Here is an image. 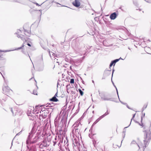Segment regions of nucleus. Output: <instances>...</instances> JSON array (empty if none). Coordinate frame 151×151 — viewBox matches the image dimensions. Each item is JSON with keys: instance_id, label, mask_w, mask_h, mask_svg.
Returning <instances> with one entry per match:
<instances>
[{"instance_id": "c85d7f7f", "label": "nucleus", "mask_w": 151, "mask_h": 151, "mask_svg": "<svg viewBox=\"0 0 151 151\" xmlns=\"http://www.w3.org/2000/svg\"><path fill=\"white\" fill-rule=\"evenodd\" d=\"M135 114H134V115H133V117L132 118V119H131V122H130V124H129V125L128 126V127H125L124 128V129H125V128H127L128 127H129L130 125V124H131V122L132 120V119H133L134 118V116H135Z\"/></svg>"}, {"instance_id": "c03bdc74", "label": "nucleus", "mask_w": 151, "mask_h": 151, "mask_svg": "<svg viewBox=\"0 0 151 151\" xmlns=\"http://www.w3.org/2000/svg\"><path fill=\"white\" fill-rule=\"evenodd\" d=\"M123 133H124V136L123 137V139L124 138V136H125V132H123Z\"/></svg>"}, {"instance_id": "6e6552de", "label": "nucleus", "mask_w": 151, "mask_h": 151, "mask_svg": "<svg viewBox=\"0 0 151 151\" xmlns=\"http://www.w3.org/2000/svg\"><path fill=\"white\" fill-rule=\"evenodd\" d=\"M76 7H78L80 6V0H75L72 3Z\"/></svg>"}, {"instance_id": "8fccbe9b", "label": "nucleus", "mask_w": 151, "mask_h": 151, "mask_svg": "<svg viewBox=\"0 0 151 151\" xmlns=\"http://www.w3.org/2000/svg\"><path fill=\"white\" fill-rule=\"evenodd\" d=\"M38 107L37 106H36V107H35V108H37Z\"/></svg>"}, {"instance_id": "20e7f679", "label": "nucleus", "mask_w": 151, "mask_h": 151, "mask_svg": "<svg viewBox=\"0 0 151 151\" xmlns=\"http://www.w3.org/2000/svg\"><path fill=\"white\" fill-rule=\"evenodd\" d=\"M3 90L4 93L8 96L12 95L13 93L12 91L7 86L3 87Z\"/></svg>"}, {"instance_id": "7c9ffc66", "label": "nucleus", "mask_w": 151, "mask_h": 151, "mask_svg": "<svg viewBox=\"0 0 151 151\" xmlns=\"http://www.w3.org/2000/svg\"><path fill=\"white\" fill-rule=\"evenodd\" d=\"M53 106H54V105L53 104H49L48 105V106L49 107H52Z\"/></svg>"}, {"instance_id": "f8f14e48", "label": "nucleus", "mask_w": 151, "mask_h": 151, "mask_svg": "<svg viewBox=\"0 0 151 151\" xmlns=\"http://www.w3.org/2000/svg\"><path fill=\"white\" fill-rule=\"evenodd\" d=\"M117 15L115 12L111 14L110 16V18L112 20L114 19L116 17Z\"/></svg>"}, {"instance_id": "864d4df0", "label": "nucleus", "mask_w": 151, "mask_h": 151, "mask_svg": "<svg viewBox=\"0 0 151 151\" xmlns=\"http://www.w3.org/2000/svg\"><path fill=\"white\" fill-rule=\"evenodd\" d=\"M58 84H57V86H58Z\"/></svg>"}, {"instance_id": "ddd939ff", "label": "nucleus", "mask_w": 151, "mask_h": 151, "mask_svg": "<svg viewBox=\"0 0 151 151\" xmlns=\"http://www.w3.org/2000/svg\"><path fill=\"white\" fill-rule=\"evenodd\" d=\"M145 113H143L142 117H141V124L137 122V123H138L141 126H143V123H142V119H143V118H144L145 117Z\"/></svg>"}, {"instance_id": "393cba45", "label": "nucleus", "mask_w": 151, "mask_h": 151, "mask_svg": "<svg viewBox=\"0 0 151 151\" xmlns=\"http://www.w3.org/2000/svg\"><path fill=\"white\" fill-rule=\"evenodd\" d=\"M120 59H122L121 58H120L119 59H116L115 60H113L114 62L116 63L117 62H118L119 60Z\"/></svg>"}, {"instance_id": "603ef678", "label": "nucleus", "mask_w": 151, "mask_h": 151, "mask_svg": "<svg viewBox=\"0 0 151 151\" xmlns=\"http://www.w3.org/2000/svg\"><path fill=\"white\" fill-rule=\"evenodd\" d=\"M68 86V85H67V86H66V87H67Z\"/></svg>"}, {"instance_id": "37998d69", "label": "nucleus", "mask_w": 151, "mask_h": 151, "mask_svg": "<svg viewBox=\"0 0 151 151\" xmlns=\"http://www.w3.org/2000/svg\"><path fill=\"white\" fill-rule=\"evenodd\" d=\"M114 71V70H113V71H112V77L113 76V72Z\"/></svg>"}, {"instance_id": "a19ab883", "label": "nucleus", "mask_w": 151, "mask_h": 151, "mask_svg": "<svg viewBox=\"0 0 151 151\" xmlns=\"http://www.w3.org/2000/svg\"><path fill=\"white\" fill-rule=\"evenodd\" d=\"M57 96V93L55 94L54 96H55L56 97Z\"/></svg>"}, {"instance_id": "4c0bfd02", "label": "nucleus", "mask_w": 151, "mask_h": 151, "mask_svg": "<svg viewBox=\"0 0 151 151\" xmlns=\"http://www.w3.org/2000/svg\"><path fill=\"white\" fill-rule=\"evenodd\" d=\"M120 101L121 102V103H122L123 104H124V105H127V103H123V102H122L121 101Z\"/></svg>"}, {"instance_id": "58836bf2", "label": "nucleus", "mask_w": 151, "mask_h": 151, "mask_svg": "<svg viewBox=\"0 0 151 151\" xmlns=\"http://www.w3.org/2000/svg\"><path fill=\"white\" fill-rule=\"evenodd\" d=\"M42 117H43V118H45V117H46V116H45V115H44V116H43V114H42Z\"/></svg>"}, {"instance_id": "bb28decb", "label": "nucleus", "mask_w": 151, "mask_h": 151, "mask_svg": "<svg viewBox=\"0 0 151 151\" xmlns=\"http://www.w3.org/2000/svg\"><path fill=\"white\" fill-rule=\"evenodd\" d=\"M133 3L134 5L135 6H137L138 5L137 3V1H134V0H133Z\"/></svg>"}, {"instance_id": "1a4fd4ad", "label": "nucleus", "mask_w": 151, "mask_h": 151, "mask_svg": "<svg viewBox=\"0 0 151 151\" xmlns=\"http://www.w3.org/2000/svg\"><path fill=\"white\" fill-rule=\"evenodd\" d=\"M74 125H75V126L74 129L72 131L73 133L75 135L78 134L79 132V130L78 128H77L76 126L75 125V124H74Z\"/></svg>"}, {"instance_id": "cd10ccee", "label": "nucleus", "mask_w": 151, "mask_h": 151, "mask_svg": "<svg viewBox=\"0 0 151 151\" xmlns=\"http://www.w3.org/2000/svg\"><path fill=\"white\" fill-rule=\"evenodd\" d=\"M70 82L71 83H74V79L73 78L71 79Z\"/></svg>"}, {"instance_id": "de8ad7c7", "label": "nucleus", "mask_w": 151, "mask_h": 151, "mask_svg": "<svg viewBox=\"0 0 151 151\" xmlns=\"http://www.w3.org/2000/svg\"><path fill=\"white\" fill-rule=\"evenodd\" d=\"M127 107L129 109V107L128 106V105H127Z\"/></svg>"}, {"instance_id": "9d476101", "label": "nucleus", "mask_w": 151, "mask_h": 151, "mask_svg": "<svg viewBox=\"0 0 151 151\" xmlns=\"http://www.w3.org/2000/svg\"><path fill=\"white\" fill-rule=\"evenodd\" d=\"M48 146L46 142V141L44 140L40 145V147L41 148H43L44 147H46Z\"/></svg>"}, {"instance_id": "a878e982", "label": "nucleus", "mask_w": 151, "mask_h": 151, "mask_svg": "<svg viewBox=\"0 0 151 151\" xmlns=\"http://www.w3.org/2000/svg\"><path fill=\"white\" fill-rule=\"evenodd\" d=\"M112 83H113L114 86V87L116 89V90L117 93V95H118V97L119 98V95H118V90H117V88L114 85V83L112 81Z\"/></svg>"}, {"instance_id": "c756f323", "label": "nucleus", "mask_w": 151, "mask_h": 151, "mask_svg": "<svg viewBox=\"0 0 151 151\" xmlns=\"http://www.w3.org/2000/svg\"><path fill=\"white\" fill-rule=\"evenodd\" d=\"M33 94H34L35 95H37V92L36 91L34 90L33 91Z\"/></svg>"}, {"instance_id": "c9c22d12", "label": "nucleus", "mask_w": 151, "mask_h": 151, "mask_svg": "<svg viewBox=\"0 0 151 151\" xmlns=\"http://www.w3.org/2000/svg\"><path fill=\"white\" fill-rule=\"evenodd\" d=\"M34 3L35 4H36V5L37 6H41V5H39L38 3Z\"/></svg>"}, {"instance_id": "3c124183", "label": "nucleus", "mask_w": 151, "mask_h": 151, "mask_svg": "<svg viewBox=\"0 0 151 151\" xmlns=\"http://www.w3.org/2000/svg\"><path fill=\"white\" fill-rule=\"evenodd\" d=\"M33 140V138H32V140Z\"/></svg>"}, {"instance_id": "dca6fc26", "label": "nucleus", "mask_w": 151, "mask_h": 151, "mask_svg": "<svg viewBox=\"0 0 151 151\" xmlns=\"http://www.w3.org/2000/svg\"><path fill=\"white\" fill-rule=\"evenodd\" d=\"M11 111L13 114V115L14 116L16 115V114L17 113V110L15 109H14L13 110L12 109Z\"/></svg>"}, {"instance_id": "f257e3e1", "label": "nucleus", "mask_w": 151, "mask_h": 151, "mask_svg": "<svg viewBox=\"0 0 151 151\" xmlns=\"http://www.w3.org/2000/svg\"><path fill=\"white\" fill-rule=\"evenodd\" d=\"M144 137L143 140V144L141 142L139 143L138 144L136 143L134 141H133L131 144H134L139 147L143 148V150L144 151L145 148L148 145L150 140L151 139V133L150 130H147L144 131Z\"/></svg>"}, {"instance_id": "a18cd8bd", "label": "nucleus", "mask_w": 151, "mask_h": 151, "mask_svg": "<svg viewBox=\"0 0 151 151\" xmlns=\"http://www.w3.org/2000/svg\"><path fill=\"white\" fill-rule=\"evenodd\" d=\"M123 140V139H122V141H121V145H120V146H119V148L121 147V145L122 143V142Z\"/></svg>"}, {"instance_id": "2f4dec72", "label": "nucleus", "mask_w": 151, "mask_h": 151, "mask_svg": "<svg viewBox=\"0 0 151 151\" xmlns=\"http://www.w3.org/2000/svg\"><path fill=\"white\" fill-rule=\"evenodd\" d=\"M147 2L151 3V0H144Z\"/></svg>"}, {"instance_id": "5701e85b", "label": "nucleus", "mask_w": 151, "mask_h": 151, "mask_svg": "<svg viewBox=\"0 0 151 151\" xmlns=\"http://www.w3.org/2000/svg\"><path fill=\"white\" fill-rule=\"evenodd\" d=\"M115 63L114 62V61L113 60V61H112L111 63H110V65H109V66L110 67H111L112 65H113L114 64V65L115 64Z\"/></svg>"}, {"instance_id": "0eeeda50", "label": "nucleus", "mask_w": 151, "mask_h": 151, "mask_svg": "<svg viewBox=\"0 0 151 151\" xmlns=\"http://www.w3.org/2000/svg\"><path fill=\"white\" fill-rule=\"evenodd\" d=\"M39 138L38 135L37 134L35 135V136L33 138V140H31L29 143V145L31 144L35 143H36L38 141V140Z\"/></svg>"}, {"instance_id": "a211bd4d", "label": "nucleus", "mask_w": 151, "mask_h": 151, "mask_svg": "<svg viewBox=\"0 0 151 151\" xmlns=\"http://www.w3.org/2000/svg\"><path fill=\"white\" fill-rule=\"evenodd\" d=\"M103 116H100L99 118H98L96 121L94 122V124H96V123H97L101 119L103 118Z\"/></svg>"}, {"instance_id": "79ce46f5", "label": "nucleus", "mask_w": 151, "mask_h": 151, "mask_svg": "<svg viewBox=\"0 0 151 151\" xmlns=\"http://www.w3.org/2000/svg\"><path fill=\"white\" fill-rule=\"evenodd\" d=\"M15 34H16L17 35V36L18 37V33H16Z\"/></svg>"}, {"instance_id": "b1692460", "label": "nucleus", "mask_w": 151, "mask_h": 151, "mask_svg": "<svg viewBox=\"0 0 151 151\" xmlns=\"http://www.w3.org/2000/svg\"><path fill=\"white\" fill-rule=\"evenodd\" d=\"M78 91L81 95L82 96H83V91L81 89H78Z\"/></svg>"}, {"instance_id": "ea45409f", "label": "nucleus", "mask_w": 151, "mask_h": 151, "mask_svg": "<svg viewBox=\"0 0 151 151\" xmlns=\"http://www.w3.org/2000/svg\"><path fill=\"white\" fill-rule=\"evenodd\" d=\"M39 11H40V16H41V14H42V10H39Z\"/></svg>"}, {"instance_id": "aec40b11", "label": "nucleus", "mask_w": 151, "mask_h": 151, "mask_svg": "<svg viewBox=\"0 0 151 151\" xmlns=\"http://www.w3.org/2000/svg\"><path fill=\"white\" fill-rule=\"evenodd\" d=\"M109 114V112L108 111V110H107L106 112L102 116H103V117L104 118L106 115H108Z\"/></svg>"}, {"instance_id": "f704fd0d", "label": "nucleus", "mask_w": 151, "mask_h": 151, "mask_svg": "<svg viewBox=\"0 0 151 151\" xmlns=\"http://www.w3.org/2000/svg\"><path fill=\"white\" fill-rule=\"evenodd\" d=\"M24 130H25L24 128H23L22 129V130H21L20 132H19V133H21V132H22V131Z\"/></svg>"}, {"instance_id": "72a5a7b5", "label": "nucleus", "mask_w": 151, "mask_h": 151, "mask_svg": "<svg viewBox=\"0 0 151 151\" xmlns=\"http://www.w3.org/2000/svg\"><path fill=\"white\" fill-rule=\"evenodd\" d=\"M17 134H17V135H16V136L14 137V139H13V141H14L16 140V137H17Z\"/></svg>"}, {"instance_id": "412c9836", "label": "nucleus", "mask_w": 151, "mask_h": 151, "mask_svg": "<svg viewBox=\"0 0 151 151\" xmlns=\"http://www.w3.org/2000/svg\"><path fill=\"white\" fill-rule=\"evenodd\" d=\"M147 104H145L144 105L142 109V112L144 111V110L147 108Z\"/></svg>"}, {"instance_id": "6ab92c4d", "label": "nucleus", "mask_w": 151, "mask_h": 151, "mask_svg": "<svg viewBox=\"0 0 151 151\" xmlns=\"http://www.w3.org/2000/svg\"><path fill=\"white\" fill-rule=\"evenodd\" d=\"M44 68V65L43 64H42V66H41V67L40 68H38V70L39 71H42Z\"/></svg>"}, {"instance_id": "473e14b6", "label": "nucleus", "mask_w": 151, "mask_h": 151, "mask_svg": "<svg viewBox=\"0 0 151 151\" xmlns=\"http://www.w3.org/2000/svg\"><path fill=\"white\" fill-rule=\"evenodd\" d=\"M20 112L21 113V114H22L24 113V112L22 110H20V111H19V113Z\"/></svg>"}, {"instance_id": "2eb2a0df", "label": "nucleus", "mask_w": 151, "mask_h": 151, "mask_svg": "<svg viewBox=\"0 0 151 151\" xmlns=\"http://www.w3.org/2000/svg\"><path fill=\"white\" fill-rule=\"evenodd\" d=\"M50 100L51 101L56 102L58 101V100L55 96H53L52 98L50 99Z\"/></svg>"}, {"instance_id": "09e8293b", "label": "nucleus", "mask_w": 151, "mask_h": 151, "mask_svg": "<svg viewBox=\"0 0 151 151\" xmlns=\"http://www.w3.org/2000/svg\"><path fill=\"white\" fill-rule=\"evenodd\" d=\"M70 69H72V68H71V66H70Z\"/></svg>"}, {"instance_id": "f3484780", "label": "nucleus", "mask_w": 151, "mask_h": 151, "mask_svg": "<svg viewBox=\"0 0 151 151\" xmlns=\"http://www.w3.org/2000/svg\"><path fill=\"white\" fill-rule=\"evenodd\" d=\"M103 44L104 45L106 46H109V45L108 44H107V41L106 40H104L103 42Z\"/></svg>"}, {"instance_id": "4468645a", "label": "nucleus", "mask_w": 151, "mask_h": 151, "mask_svg": "<svg viewBox=\"0 0 151 151\" xmlns=\"http://www.w3.org/2000/svg\"><path fill=\"white\" fill-rule=\"evenodd\" d=\"M36 128L34 127H33L31 131L30 132L31 133L35 134V133L36 132Z\"/></svg>"}, {"instance_id": "4be33fe9", "label": "nucleus", "mask_w": 151, "mask_h": 151, "mask_svg": "<svg viewBox=\"0 0 151 151\" xmlns=\"http://www.w3.org/2000/svg\"><path fill=\"white\" fill-rule=\"evenodd\" d=\"M27 114L28 116H32V114L29 110L27 111Z\"/></svg>"}, {"instance_id": "7ed1b4c3", "label": "nucleus", "mask_w": 151, "mask_h": 151, "mask_svg": "<svg viewBox=\"0 0 151 151\" xmlns=\"http://www.w3.org/2000/svg\"><path fill=\"white\" fill-rule=\"evenodd\" d=\"M99 96L103 101H114V99L110 97L109 95H106L104 93H100L99 91H98Z\"/></svg>"}, {"instance_id": "e433bc0d", "label": "nucleus", "mask_w": 151, "mask_h": 151, "mask_svg": "<svg viewBox=\"0 0 151 151\" xmlns=\"http://www.w3.org/2000/svg\"><path fill=\"white\" fill-rule=\"evenodd\" d=\"M1 52H8V51H8V50H5V51H4V50H1L0 51Z\"/></svg>"}, {"instance_id": "49530a36", "label": "nucleus", "mask_w": 151, "mask_h": 151, "mask_svg": "<svg viewBox=\"0 0 151 151\" xmlns=\"http://www.w3.org/2000/svg\"><path fill=\"white\" fill-rule=\"evenodd\" d=\"M92 83H94V81L93 80H92Z\"/></svg>"}, {"instance_id": "9b49d317", "label": "nucleus", "mask_w": 151, "mask_h": 151, "mask_svg": "<svg viewBox=\"0 0 151 151\" xmlns=\"http://www.w3.org/2000/svg\"><path fill=\"white\" fill-rule=\"evenodd\" d=\"M23 29H24V34L25 35L29 36V35H30V31L29 30H28L27 29H25V25H24L23 26Z\"/></svg>"}, {"instance_id": "f03ea898", "label": "nucleus", "mask_w": 151, "mask_h": 151, "mask_svg": "<svg viewBox=\"0 0 151 151\" xmlns=\"http://www.w3.org/2000/svg\"><path fill=\"white\" fill-rule=\"evenodd\" d=\"M19 38H20L21 40L23 41V43L22 47H19V50H21V52L24 54H25V51L24 50H23V47L25 46V45H27L29 47L31 46V45L29 43L28 39L26 37L23 35H19Z\"/></svg>"}, {"instance_id": "39448f33", "label": "nucleus", "mask_w": 151, "mask_h": 151, "mask_svg": "<svg viewBox=\"0 0 151 151\" xmlns=\"http://www.w3.org/2000/svg\"><path fill=\"white\" fill-rule=\"evenodd\" d=\"M84 47V45L82 42H76L75 46L74 47V48L76 50H80L81 48Z\"/></svg>"}, {"instance_id": "423d86ee", "label": "nucleus", "mask_w": 151, "mask_h": 151, "mask_svg": "<svg viewBox=\"0 0 151 151\" xmlns=\"http://www.w3.org/2000/svg\"><path fill=\"white\" fill-rule=\"evenodd\" d=\"M36 134H33L31 133L30 132L29 133V135L26 141V144H27V146L28 147V145H29V143L32 140V138L33 137H34Z\"/></svg>"}]
</instances>
